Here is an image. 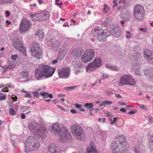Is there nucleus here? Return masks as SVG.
Instances as JSON below:
<instances>
[{
	"instance_id": "4c0bfd02",
	"label": "nucleus",
	"mask_w": 153,
	"mask_h": 153,
	"mask_svg": "<svg viewBox=\"0 0 153 153\" xmlns=\"http://www.w3.org/2000/svg\"><path fill=\"white\" fill-rule=\"evenodd\" d=\"M149 118V123L150 124H152L153 123V118L151 116H149L148 117Z\"/></svg>"
},
{
	"instance_id": "79ce46f5",
	"label": "nucleus",
	"mask_w": 153,
	"mask_h": 153,
	"mask_svg": "<svg viewBox=\"0 0 153 153\" xmlns=\"http://www.w3.org/2000/svg\"><path fill=\"white\" fill-rule=\"evenodd\" d=\"M1 91L3 92H7L9 91V90L7 87H6L4 88V89H2L1 90Z\"/></svg>"
},
{
	"instance_id": "338daca9",
	"label": "nucleus",
	"mask_w": 153,
	"mask_h": 153,
	"mask_svg": "<svg viewBox=\"0 0 153 153\" xmlns=\"http://www.w3.org/2000/svg\"><path fill=\"white\" fill-rule=\"evenodd\" d=\"M48 97H49L50 98H52L53 97V96L51 94H48Z\"/></svg>"
},
{
	"instance_id": "c85d7f7f",
	"label": "nucleus",
	"mask_w": 153,
	"mask_h": 153,
	"mask_svg": "<svg viewBox=\"0 0 153 153\" xmlns=\"http://www.w3.org/2000/svg\"><path fill=\"white\" fill-rule=\"evenodd\" d=\"M28 127L30 131L32 132L34 131L35 129V126L31 123L28 124Z\"/></svg>"
},
{
	"instance_id": "09e8293b",
	"label": "nucleus",
	"mask_w": 153,
	"mask_h": 153,
	"mask_svg": "<svg viewBox=\"0 0 153 153\" xmlns=\"http://www.w3.org/2000/svg\"><path fill=\"white\" fill-rule=\"evenodd\" d=\"M108 76V75L106 74H103L102 77H103L102 79L104 80L105 79L107 78Z\"/></svg>"
},
{
	"instance_id": "2f4dec72",
	"label": "nucleus",
	"mask_w": 153,
	"mask_h": 153,
	"mask_svg": "<svg viewBox=\"0 0 153 153\" xmlns=\"http://www.w3.org/2000/svg\"><path fill=\"white\" fill-rule=\"evenodd\" d=\"M31 93L33 94L34 97L37 98L39 97V94L38 92L36 91H33Z\"/></svg>"
},
{
	"instance_id": "4d7b16f0",
	"label": "nucleus",
	"mask_w": 153,
	"mask_h": 153,
	"mask_svg": "<svg viewBox=\"0 0 153 153\" xmlns=\"http://www.w3.org/2000/svg\"><path fill=\"white\" fill-rule=\"evenodd\" d=\"M21 117L22 119H24L26 118V116L24 114H22L21 115Z\"/></svg>"
},
{
	"instance_id": "e2e57ef3",
	"label": "nucleus",
	"mask_w": 153,
	"mask_h": 153,
	"mask_svg": "<svg viewBox=\"0 0 153 153\" xmlns=\"http://www.w3.org/2000/svg\"><path fill=\"white\" fill-rule=\"evenodd\" d=\"M56 5L58 6H59V7H60L62 5V2H61L60 3H59L58 2H56Z\"/></svg>"
},
{
	"instance_id": "4be33fe9",
	"label": "nucleus",
	"mask_w": 153,
	"mask_h": 153,
	"mask_svg": "<svg viewBox=\"0 0 153 153\" xmlns=\"http://www.w3.org/2000/svg\"><path fill=\"white\" fill-rule=\"evenodd\" d=\"M35 36L36 39H42L44 37V33L42 30H39L35 33Z\"/></svg>"
},
{
	"instance_id": "412c9836",
	"label": "nucleus",
	"mask_w": 153,
	"mask_h": 153,
	"mask_svg": "<svg viewBox=\"0 0 153 153\" xmlns=\"http://www.w3.org/2000/svg\"><path fill=\"white\" fill-rule=\"evenodd\" d=\"M134 149L135 153H144L145 152L143 147L142 145L136 146L134 147Z\"/></svg>"
},
{
	"instance_id": "bb28decb",
	"label": "nucleus",
	"mask_w": 153,
	"mask_h": 153,
	"mask_svg": "<svg viewBox=\"0 0 153 153\" xmlns=\"http://www.w3.org/2000/svg\"><path fill=\"white\" fill-rule=\"evenodd\" d=\"M111 149L112 152H115L117 148V143L116 142H113L111 144Z\"/></svg>"
},
{
	"instance_id": "603ef678",
	"label": "nucleus",
	"mask_w": 153,
	"mask_h": 153,
	"mask_svg": "<svg viewBox=\"0 0 153 153\" xmlns=\"http://www.w3.org/2000/svg\"><path fill=\"white\" fill-rule=\"evenodd\" d=\"M117 119V118L115 117L114 118L113 120L111 122V124L113 125L114 123L115 122L116 120Z\"/></svg>"
},
{
	"instance_id": "58836bf2",
	"label": "nucleus",
	"mask_w": 153,
	"mask_h": 153,
	"mask_svg": "<svg viewBox=\"0 0 153 153\" xmlns=\"http://www.w3.org/2000/svg\"><path fill=\"white\" fill-rule=\"evenodd\" d=\"M137 112V111L135 109H133L128 113L129 114H135Z\"/></svg>"
},
{
	"instance_id": "ddd939ff",
	"label": "nucleus",
	"mask_w": 153,
	"mask_h": 153,
	"mask_svg": "<svg viewBox=\"0 0 153 153\" xmlns=\"http://www.w3.org/2000/svg\"><path fill=\"white\" fill-rule=\"evenodd\" d=\"M70 74V68L66 67L61 68L58 72V74L60 78L66 79L69 77Z\"/></svg>"
},
{
	"instance_id": "a878e982",
	"label": "nucleus",
	"mask_w": 153,
	"mask_h": 153,
	"mask_svg": "<svg viewBox=\"0 0 153 153\" xmlns=\"http://www.w3.org/2000/svg\"><path fill=\"white\" fill-rule=\"evenodd\" d=\"M106 67L109 69H110L111 70L114 71H118L119 69L117 68L116 66H111L109 64H107L105 65Z\"/></svg>"
},
{
	"instance_id": "680f3d73",
	"label": "nucleus",
	"mask_w": 153,
	"mask_h": 153,
	"mask_svg": "<svg viewBox=\"0 0 153 153\" xmlns=\"http://www.w3.org/2000/svg\"><path fill=\"white\" fill-rule=\"evenodd\" d=\"M37 1L40 4L43 3L44 2L43 0H37Z\"/></svg>"
},
{
	"instance_id": "f8f14e48",
	"label": "nucleus",
	"mask_w": 153,
	"mask_h": 153,
	"mask_svg": "<svg viewBox=\"0 0 153 153\" xmlns=\"http://www.w3.org/2000/svg\"><path fill=\"white\" fill-rule=\"evenodd\" d=\"M30 22L27 19H22L19 27V30L21 32H25L28 30L31 27Z\"/></svg>"
},
{
	"instance_id": "6e6552de",
	"label": "nucleus",
	"mask_w": 153,
	"mask_h": 153,
	"mask_svg": "<svg viewBox=\"0 0 153 153\" xmlns=\"http://www.w3.org/2000/svg\"><path fill=\"white\" fill-rule=\"evenodd\" d=\"M71 131L74 136L79 140L82 139V137L84 135V132L82 128L77 125H74L71 128Z\"/></svg>"
},
{
	"instance_id": "b1692460",
	"label": "nucleus",
	"mask_w": 153,
	"mask_h": 153,
	"mask_svg": "<svg viewBox=\"0 0 153 153\" xmlns=\"http://www.w3.org/2000/svg\"><path fill=\"white\" fill-rule=\"evenodd\" d=\"M144 74L148 78L150 79H153V70L152 69L146 71L144 73Z\"/></svg>"
},
{
	"instance_id": "5701e85b",
	"label": "nucleus",
	"mask_w": 153,
	"mask_h": 153,
	"mask_svg": "<svg viewBox=\"0 0 153 153\" xmlns=\"http://www.w3.org/2000/svg\"><path fill=\"white\" fill-rule=\"evenodd\" d=\"M119 142L122 147H124L127 144L126 138L123 136H122V137H119Z\"/></svg>"
},
{
	"instance_id": "393cba45",
	"label": "nucleus",
	"mask_w": 153,
	"mask_h": 153,
	"mask_svg": "<svg viewBox=\"0 0 153 153\" xmlns=\"http://www.w3.org/2000/svg\"><path fill=\"white\" fill-rule=\"evenodd\" d=\"M21 78L27 79L28 78V72L26 71H22L20 73Z\"/></svg>"
},
{
	"instance_id": "dca6fc26",
	"label": "nucleus",
	"mask_w": 153,
	"mask_h": 153,
	"mask_svg": "<svg viewBox=\"0 0 153 153\" xmlns=\"http://www.w3.org/2000/svg\"><path fill=\"white\" fill-rule=\"evenodd\" d=\"M98 33L97 38L100 41L105 40L107 36H110V33L107 30H105L100 33Z\"/></svg>"
},
{
	"instance_id": "864d4df0",
	"label": "nucleus",
	"mask_w": 153,
	"mask_h": 153,
	"mask_svg": "<svg viewBox=\"0 0 153 153\" xmlns=\"http://www.w3.org/2000/svg\"><path fill=\"white\" fill-rule=\"evenodd\" d=\"M58 62V59H56L55 60H52L51 62V63L52 64L54 65Z\"/></svg>"
},
{
	"instance_id": "5fc2aeb1",
	"label": "nucleus",
	"mask_w": 153,
	"mask_h": 153,
	"mask_svg": "<svg viewBox=\"0 0 153 153\" xmlns=\"http://www.w3.org/2000/svg\"><path fill=\"white\" fill-rule=\"evenodd\" d=\"M5 13L6 14V17H8L10 14V12L8 11H6L5 12Z\"/></svg>"
},
{
	"instance_id": "2eb2a0df",
	"label": "nucleus",
	"mask_w": 153,
	"mask_h": 153,
	"mask_svg": "<svg viewBox=\"0 0 153 153\" xmlns=\"http://www.w3.org/2000/svg\"><path fill=\"white\" fill-rule=\"evenodd\" d=\"M144 58L150 63H153V52L146 49L144 51Z\"/></svg>"
},
{
	"instance_id": "37998d69",
	"label": "nucleus",
	"mask_w": 153,
	"mask_h": 153,
	"mask_svg": "<svg viewBox=\"0 0 153 153\" xmlns=\"http://www.w3.org/2000/svg\"><path fill=\"white\" fill-rule=\"evenodd\" d=\"M23 110L26 111L29 109V106H24L21 108Z\"/></svg>"
},
{
	"instance_id": "f03ea898",
	"label": "nucleus",
	"mask_w": 153,
	"mask_h": 153,
	"mask_svg": "<svg viewBox=\"0 0 153 153\" xmlns=\"http://www.w3.org/2000/svg\"><path fill=\"white\" fill-rule=\"evenodd\" d=\"M51 130L52 133L59 135L60 142H65L71 138L69 130L65 128H60L57 123H54L52 125Z\"/></svg>"
},
{
	"instance_id": "473e14b6",
	"label": "nucleus",
	"mask_w": 153,
	"mask_h": 153,
	"mask_svg": "<svg viewBox=\"0 0 153 153\" xmlns=\"http://www.w3.org/2000/svg\"><path fill=\"white\" fill-rule=\"evenodd\" d=\"M9 113L11 116H13L16 114L15 111L13 108H10V109Z\"/></svg>"
},
{
	"instance_id": "69168bd1",
	"label": "nucleus",
	"mask_w": 153,
	"mask_h": 153,
	"mask_svg": "<svg viewBox=\"0 0 153 153\" xmlns=\"http://www.w3.org/2000/svg\"><path fill=\"white\" fill-rule=\"evenodd\" d=\"M120 111L121 112H125L126 111V110L125 109L123 108H122L120 109Z\"/></svg>"
},
{
	"instance_id": "72a5a7b5",
	"label": "nucleus",
	"mask_w": 153,
	"mask_h": 153,
	"mask_svg": "<svg viewBox=\"0 0 153 153\" xmlns=\"http://www.w3.org/2000/svg\"><path fill=\"white\" fill-rule=\"evenodd\" d=\"M85 105L86 108H92L93 107V105L91 103H86Z\"/></svg>"
},
{
	"instance_id": "20e7f679",
	"label": "nucleus",
	"mask_w": 153,
	"mask_h": 153,
	"mask_svg": "<svg viewBox=\"0 0 153 153\" xmlns=\"http://www.w3.org/2000/svg\"><path fill=\"white\" fill-rule=\"evenodd\" d=\"M118 84L121 86L128 85L134 86L136 84V82L130 75L123 74L120 77Z\"/></svg>"
},
{
	"instance_id": "3c124183",
	"label": "nucleus",
	"mask_w": 153,
	"mask_h": 153,
	"mask_svg": "<svg viewBox=\"0 0 153 153\" xmlns=\"http://www.w3.org/2000/svg\"><path fill=\"white\" fill-rule=\"evenodd\" d=\"M81 106L82 105H81L79 104H75V106L77 108H81Z\"/></svg>"
},
{
	"instance_id": "de8ad7c7",
	"label": "nucleus",
	"mask_w": 153,
	"mask_h": 153,
	"mask_svg": "<svg viewBox=\"0 0 153 153\" xmlns=\"http://www.w3.org/2000/svg\"><path fill=\"white\" fill-rule=\"evenodd\" d=\"M118 103L121 105H126V103L123 102L121 101H119L118 102Z\"/></svg>"
},
{
	"instance_id": "a18cd8bd",
	"label": "nucleus",
	"mask_w": 153,
	"mask_h": 153,
	"mask_svg": "<svg viewBox=\"0 0 153 153\" xmlns=\"http://www.w3.org/2000/svg\"><path fill=\"white\" fill-rule=\"evenodd\" d=\"M150 149L153 152V143H150Z\"/></svg>"
},
{
	"instance_id": "bf43d9fd",
	"label": "nucleus",
	"mask_w": 153,
	"mask_h": 153,
	"mask_svg": "<svg viewBox=\"0 0 153 153\" xmlns=\"http://www.w3.org/2000/svg\"><path fill=\"white\" fill-rule=\"evenodd\" d=\"M105 94L107 95H110L111 94V92L110 91H106Z\"/></svg>"
},
{
	"instance_id": "a211bd4d",
	"label": "nucleus",
	"mask_w": 153,
	"mask_h": 153,
	"mask_svg": "<svg viewBox=\"0 0 153 153\" xmlns=\"http://www.w3.org/2000/svg\"><path fill=\"white\" fill-rule=\"evenodd\" d=\"M94 144V143L93 141L90 143L89 146L86 148L87 151L88 153H97V150L95 149Z\"/></svg>"
},
{
	"instance_id": "7c9ffc66",
	"label": "nucleus",
	"mask_w": 153,
	"mask_h": 153,
	"mask_svg": "<svg viewBox=\"0 0 153 153\" xmlns=\"http://www.w3.org/2000/svg\"><path fill=\"white\" fill-rule=\"evenodd\" d=\"M124 18L127 21L129 20L130 18V15L129 13H127L124 16Z\"/></svg>"
},
{
	"instance_id": "c9c22d12",
	"label": "nucleus",
	"mask_w": 153,
	"mask_h": 153,
	"mask_svg": "<svg viewBox=\"0 0 153 153\" xmlns=\"http://www.w3.org/2000/svg\"><path fill=\"white\" fill-rule=\"evenodd\" d=\"M18 57V55L17 54L14 55H12L11 57V59L13 61H15L16 60L17 58Z\"/></svg>"
},
{
	"instance_id": "0eeeda50",
	"label": "nucleus",
	"mask_w": 153,
	"mask_h": 153,
	"mask_svg": "<svg viewBox=\"0 0 153 153\" xmlns=\"http://www.w3.org/2000/svg\"><path fill=\"white\" fill-rule=\"evenodd\" d=\"M102 65L101 59L99 57H96L94 60L92 62L88 64L85 67L87 72L90 73L100 66Z\"/></svg>"
},
{
	"instance_id": "49530a36",
	"label": "nucleus",
	"mask_w": 153,
	"mask_h": 153,
	"mask_svg": "<svg viewBox=\"0 0 153 153\" xmlns=\"http://www.w3.org/2000/svg\"><path fill=\"white\" fill-rule=\"evenodd\" d=\"M77 65L78 67H79V68H84V66L83 65L81 62L79 63Z\"/></svg>"
},
{
	"instance_id": "6ab92c4d",
	"label": "nucleus",
	"mask_w": 153,
	"mask_h": 153,
	"mask_svg": "<svg viewBox=\"0 0 153 153\" xmlns=\"http://www.w3.org/2000/svg\"><path fill=\"white\" fill-rule=\"evenodd\" d=\"M111 32L112 35L113 36L115 37L118 38L120 35L121 30L120 28L117 27L112 29Z\"/></svg>"
},
{
	"instance_id": "c03bdc74",
	"label": "nucleus",
	"mask_w": 153,
	"mask_h": 153,
	"mask_svg": "<svg viewBox=\"0 0 153 153\" xmlns=\"http://www.w3.org/2000/svg\"><path fill=\"white\" fill-rule=\"evenodd\" d=\"M6 98V96L5 95L0 96V100H5Z\"/></svg>"
},
{
	"instance_id": "aec40b11",
	"label": "nucleus",
	"mask_w": 153,
	"mask_h": 153,
	"mask_svg": "<svg viewBox=\"0 0 153 153\" xmlns=\"http://www.w3.org/2000/svg\"><path fill=\"white\" fill-rule=\"evenodd\" d=\"M48 149L51 153H60L59 149L54 144L50 145Z\"/></svg>"
},
{
	"instance_id": "0e129e2a",
	"label": "nucleus",
	"mask_w": 153,
	"mask_h": 153,
	"mask_svg": "<svg viewBox=\"0 0 153 153\" xmlns=\"http://www.w3.org/2000/svg\"><path fill=\"white\" fill-rule=\"evenodd\" d=\"M70 112L72 114H76V111L74 109L71 110Z\"/></svg>"
},
{
	"instance_id": "f257e3e1",
	"label": "nucleus",
	"mask_w": 153,
	"mask_h": 153,
	"mask_svg": "<svg viewBox=\"0 0 153 153\" xmlns=\"http://www.w3.org/2000/svg\"><path fill=\"white\" fill-rule=\"evenodd\" d=\"M55 70V68L48 65H40L35 70V78L39 80L43 76L46 78L50 77L52 76Z\"/></svg>"
},
{
	"instance_id": "f3484780",
	"label": "nucleus",
	"mask_w": 153,
	"mask_h": 153,
	"mask_svg": "<svg viewBox=\"0 0 153 153\" xmlns=\"http://www.w3.org/2000/svg\"><path fill=\"white\" fill-rule=\"evenodd\" d=\"M141 56L139 54H134L130 56V60H132L134 59V66L139 65L141 64Z\"/></svg>"
},
{
	"instance_id": "423d86ee",
	"label": "nucleus",
	"mask_w": 153,
	"mask_h": 153,
	"mask_svg": "<svg viewBox=\"0 0 153 153\" xmlns=\"http://www.w3.org/2000/svg\"><path fill=\"white\" fill-rule=\"evenodd\" d=\"M30 17L34 21H41L48 19L50 17L49 13L47 11H45L39 13L32 15L30 14Z\"/></svg>"
},
{
	"instance_id": "6e6d98bb",
	"label": "nucleus",
	"mask_w": 153,
	"mask_h": 153,
	"mask_svg": "<svg viewBox=\"0 0 153 153\" xmlns=\"http://www.w3.org/2000/svg\"><path fill=\"white\" fill-rule=\"evenodd\" d=\"M104 6L106 8V9L108 10H109L110 8V7L109 6H108L106 4H104Z\"/></svg>"
},
{
	"instance_id": "774afa93",
	"label": "nucleus",
	"mask_w": 153,
	"mask_h": 153,
	"mask_svg": "<svg viewBox=\"0 0 153 153\" xmlns=\"http://www.w3.org/2000/svg\"><path fill=\"white\" fill-rule=\"evenodd\" d=\"M150 143H153V135L150 138Z\"/></svg>"
},
{
	"instance_id": "13d9d810",
	"label": "nucleus",
	"mask_w": 153,
	"mask_h": 153,
	"mask_svg": "<svg viewBox=\"0 0 153 153\" xmlns=\"http://www.w3.org/2000/svg\"><path fill=\"white\" fill-rule=\"evenodd\" d=\"M115 96L117 97L118 98H121L122 97V96L120 94H115Z\"/></svg>"
},
{
	"instance_id": "ea45409f",
	"label": "nucleus",
	"mask_w": 153,
	"mask_h": 153,
	"mask_svg": "<svg viewBox=\"0 0 153 153\" xmlns=\"http://www.w3.org/2000/svg\"><path fill=\"white\" fill-rule=\"evenodd\" d=\"M138 106L141 109H146V106L143 105L138 104Z\"/></svg>"
},
{
	"instance_id": "e433bc0d",
	"label": "nucleus",
	"mask_w": 153,
	"mask_h": 153,
	"mask_svg": "<svg viewBox=\"0 0 153 153\" xmlns=\"http://www.w3.org/2000/svg\"><path fill=\"white\" fill-rule=\"evenodd\" d=\"M25 96L26 97H28L30 98H32V96L30 94V92L27 91V92L26 93V94L25 95Z\"/></svg>"
},
{
	"instance_id": "f704fd0d",
	"label": "nucleus",
	"mask_w": 153,
	"mask_h": 153,
	"mask_svg": "<svg viewBox=\"0 0 153 153\" xmlns=\"http://www.w3.org/2000/svg\"><path fill=\"white\" fill-rule=\"evenodd\" d=\"M119 4L120 6L121 7H122V5L123 6L125 5V0H119Z\"/></svg>"
},
{
	"instance_id": "cd10ccee",
	"label": "nucleus",
	"mask_w": 153,
	"mask_h": 153,
	"mask_svg": "<svg viewBox=\"0 0 153 153\" xmlns=\"http://www.w3.org/2000/svg\"><path fill=\"white\" fill-rule=\"evenodd\" d=\"M112 104V102L111 101L105 100L102 101L100 105H104L105 106L107 105H109Z\"/></svg>"
},
{
	"instance_id": "a19ab883",
	"label": "nucleus",
	"mask_w": 153,
	"mask_h": 153,
	"mask_svg": "<svg viewBox=\"0 0 153 153\" xmlns=\"http://www.w3.org/2000/svg\"><path fill=\"white\" fill-rule=\"evenodd\" d=\"M15 67V65H13L12 64H11V65H8L7 67V68L8 69H13Z\"/></svg>"
},
{
	"instance_id": "c756f323",
	"label": "nucleus",
	"mask_w": 153,
	"mask_h": 153,
	"mask_svg": "<svg viewBox=\"0 0 153 153\" xmlns=\"http://www.w3.org/2000/svg\"><path fill=\"white\" fill-rule=\"evenodd\" d=\"M13 2V0H0V4H4L5 3H10Z\"/></svg>"
},
{
	"instance_id": "39448f33",
	"label": "nucleus",
	"mask_w": 153,
	"mask_h": 153,
	"mask_svg": "<svg viewBox=\"0 0 153 153\" xmlns=\"http://www.w3.org/2000/svg\"><path fill=\"white\" fill-rule=\"evenodd\" d=\"M133 13L136 20L140 21L143 19L145 11L142 5L140 4L135 5L134 8Z\"/></svg>"
},
{
	"instance_id": "1a4fd4ad",
	"label": "nucleus",
	"mask_w": 153,
	"mask_h": 153,
	"mask_svg": "<svg viewBox=\"0 0 153 153\" xmlns=\"http://www.w3.org/2000/svg\"><path fill=\"white\" fill-rule=\"evenodd\" d=\"M30 50L32 56L39 59L42 56V52L39 44L34 42L30 47Z\"/></svg>"
},
{
	"instance_id": "8fccbe9b",
	"label": "nucleus",
	"mask_w": 153,
	"mask_h": 153,
	"mask_svg": "<svg viewBox=\"0 0 153 153\" xmlns=\"http://www.w3.org/2000/svg\"><path fill=\"white\" fill-rule=\"evenodd\" d=\"M140 30L142 31L143 32H146L147 31V30L146 28H141L140 29Z\"/></svg>"
},
{
	"instance_id": "4468645a",
	"label": "nucleus",
	"mask_w": 153,
	"mask_h": 153,
	"mask_svg": "<svg viewBox=\"0 0 153 153\" xmlns=\"http://www.w3.org/2000/svg\"><path fill=\"white\" fill-rule=\"evenodd\" d=\"M46 130V128L44 125H42L41 126L39 125L36 132V134L39 137H43L45 135V131Z\"/></svg>"
},
{
	"instance_id": "052dcab7",
	"label": "nucleus",
	"mask_w": 153,
	"mask_h": 153,
	"mask_svg": "<svg viewBox=\"0 0 153 153\" xmlns=\"http://www.w3.org/2000/svg\"><path fill=\"white\" fill-rule=\"evenodd\" d=\"M12 99L13 100V101H17V97L16 96H15L14 97H13L12 98Z\"/></svg>"
},
{
	"instance_id": "9b49d317",
	"label": "nucleus",
	"mask_w": 153,
	"mask_h": 153,
	"mask_svg": "<svg viewBox=\"0 0 153 153\" xmlns=\"http://www.w3.org/2000/svg\"><path fill=\"white\" fill-rule=\"evenodd\" d=\"M13 45L15 48L19 51L24 56H26V49L23 45L22 41H21L18 38L14 39Z\"/></svg>"
},
{
	"instance_id": "9d476101",
	"label": "nucleus",
	"mask_w": 153,
	"mask_h": 153,
	"mask_svg": "<svg viewBox=\"0 0 153 153\" xmlns=\"http://www.w3.org/2000/svg\"><path fill=\"white\" fill-rule=\"evenodd\" d=\"M95 56V52L92 49L86 51L81 57L82 61L84 63H87L92 60Z\"/></svg>"
},
{
	"instance_id": "7ed1b4c3",
	"label": "nucleus",
	"mask_w": 153,
	"mask_h": 153,
	"mask_svg": "<svg viewBox=\"0 0 153 153\" xmlns=\"http://www.w3.org/2000/svg\"><path fill=\"white\" fill-rule=\"evenodd\" d=\"M25 152H28L38 149L40 146L37 139L32 136L29 137L25 143Z\"/></svg>"
}]
</instances>
